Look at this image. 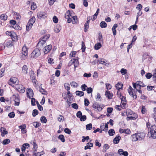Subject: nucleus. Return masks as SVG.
I'll list each match as a JSON object with an SVG mask.
<instances>
[{"label":"nucleus","instance_id":"17","mask_svg":"<svg viewBox=\"0 0 156 156\" xmlns=\"http://www.w3.org/2000/svg\"><path fill=\"white\" fill-rule=\"evenodd\" d=\"M34 154L33 156H41L44 154L43 152H37L36 150H34L33 151Z\"/></svg>","mask_w":156,"mask_h":156},{"label":"nucleus","instance_id":"3","mask_svg":"<svg viewBox=\"0 0 156 156\" xmlns=\"http://www.w3.org/2000/svg\"><path fill=\"white\" fill-rule=\"evenodd\" d=\"M148 135L149 136L150 135V136H156V126L155 125L151 126L150 131L148 133Z\"/></svg>","mask_w":156,"mask_h":156},{"label":"nucleus","instance_id":"44","mask_svg":"<svg viewBox=\"0 0 156 156\" xmlns=\"http://www.w3.org/2000/svg\"><path fill=\"white\" fill-rule=\"evenodd\" d=\"M120 72L122 75H125L127 73V70L124 68H122L121 69Z\"/></svg>","mask_w":156,"mask_h":156},{"label":"nucleus","instance_id":"50","mask_svg":"<svg viewBox=\"0 0 156 156\" xmlns=\"http://www.w3.org/2000/svg\"><path fill=\"white\" fill-rule=\"evenodd\" d=\"M72 107L76 109H77L78 108V106L76 103H73L71 105Z\"/></svg>","mask_w":156,"mask_h":156},{"label":"nucleus","instance_id":"61","mask_svg":"<svg viewBox=\"0 0 156 156\" xmlns=\"http://www.w3.org/2000/svg\"><path fill=\"white\" fill-rule=\"evenodd\" d=\"M36 100L34 98H32L31 99V104L32 106L35 105Z\"/></svg>","mask_w":156,"mask_h":156},{"label":"nucleus","instance_id":"60","mask_svg":"<svg viewBox=\"0 0 156 156\" xmlns=\"http://www.w3.org/2000/svg\"><path fill=\"white\" fill-rule=\"evenodd\" d=\"M64 131L66 133L69 134H70L71 133V130L68 128H66L64 130Z\"/></svg>","mask_w":156,"mask_h":156},{"label":"nucleus","instance_id":"41","mask_svg":"<svg viewBox=\"0 0 156 156\" xmlns=\"http://www.w3.org/2000/svg\"><path fill=\"white\" fill-rule=\"evenodd\" d=\"M95 98L97 101H100L101 100V97L100 94L99 93H97V96Z\"/></svg>","mask_w":156,"mask_h":156},{"label":"nucleus","instance_id":"38","mask_svg":"<svg viewBox=\"0 0 156 156\" xmlns=\"http://www.w3.org/2000/svg\"><path fill=\"white\" fill-rule=\"evenodd\" d=\"M87 88V87L85 84H83L81 86V89L83 91L86 90Z\"/></svg>","mask_w":156,"mask_h":156},{"label":"nucleus","instance_id":"10","mask_svg":"<svg viewBox=\"0 0 156 156\" xmlns=\"http://www.w3.org/2000/svg\"><path fill=\"white\" fill-rule=\"evenodd\" d=\"M27 95L28 98H30L31 97H33L34 93L33 91L30 88H28L27 92Z\"/></svg>","mask_w":156,"mask_h":156},{"label":"nucleus","instance_id":"27","mask_svg":"<svg viewBox=\"0 0 156 156\" xmlns=\"http://www.w3.org/2000/svg\"><path fill=\"white\" fill-rule=\"evenodd\" d=\"M108 133L110 136H113L115 133V131L113 129H110L108 130Z\"/></svg>","mask_w":156,"mask_h":156},{"label":"nucleus","instance_id":"59","mask_svg":"<svg viewBox=\"0 0 156 156\" xmlns=\"http://www.w3.org/2000/svg\"><path fill=\"white\" fill-rule=\"evenodd\" d=\"M109 147V146L108 144H105L104 145V147L105 148V151H103L105 152H106V150L108 149Z\"/></svg>","mask_w":156,"mask_h":156},{"label":"nucleus","instance_id":"58","mask_svg":"<svg viewBox=\"0 0 156 156\" xmlns=\"http://www.w3.org/2000/svg\"><path fill=\"white\" fill-rule=\"evenodd\" d=\"M76 53V51H72L70 54V57H74Z\"/></svg>","mask_w":156,"mask_h":156},{"label":"nucleus","instance_id":"6","mask_svg":"<svg viewBox=\"0 0 156 156\" xmlns=\"http://www.w3.org/2000/svg\"><path fill=\"white\" fill-rule=\"evenodd\" d=\"M12 98L14 99V100L15 101V105L19 106V105L20 102V97L18 94H13Z\"/></svg>","mask_w":156,"mask_h":156},{"label":"nucleus","instance_id":"39","mask_svg":"<svg viewBox=\"0 0 156 156\" xmlns=\"http://www.w3.org/2000/svg\"><path fill=\"white\" fill-rule=\"evenodd\" d=\"M86 46L83 41L82 42V48L81 49L83 52H84L85 51Z\"/></svg>","mask_w":156,"mask_h":156},{"label":"nucleus","instance_id":"11","mask_svg":"<svg viewBox=\"0 0 156 156\" xmlns=\"http://www.w3.org/2000/svg\"><path fill=\"white\" fill-rule=\"evenodd\" d=\"M99 63L105 66H107L108 65V61L104 58H99Z\"/></svg>","mask_w":156,"mask_h":156},{"label":"nucleus","instance_id":"9","mask_svg":"<svg viewBox=\"0 0 156 156\" xmlns=\"http://www.w3.org/2000/svg\"><path fill=\"white\" fill-rule=\"evenodd\" d=\"M45 40H43L42 39L41 40L39 41L37 44V47H38V48L41 49V48H42L43 45L45 43Z\"/></svg>","mask_w":156,"mask_h":156},{"label":"nucleus","instance_id":"25","mask_svg":"<svg viewBox=\"0 0 156 156\" xmlns=\"http://www.w3.org/2000/svg\"><path fill=\"white\" fill-rule=\"evenodd\" d=\"M41 121L43 123H46L47 121V119L44 116H42L40 119Z\"/></svg>","mask_w":156,"mask_h":156},{"label":"nucleus","instance_id":"49","mask_svg":"<svg viewBox=\"0 0 156 156\" xmlns=\"http://www.w3.org/2000/svg\"><path fill=\"white\" fill-rule=\"evenodd\" d=\"M92 124L91 123H89L86 125V129L87 130H90L92 129Z\"/></svg>","mask_w":156,"mask_h":156},{"label":"nucleus","instance_id":"37","mask_svg":"<svg viewBox=\"0 0 156 156\" xmlns=\"http://www.w3.org/2000/svg\"><path fill=\"white\" fill-rule=\"evenodd\" d=\"M64 87L66 89L68 90H69L70 89V87H69V84L68 83H65L64 84Z\"/></svg>","mask_w":156,"mask_h":156},{"label":"nucleus","instance_id":"55","mask_svg":"<svg viewBox=\"0 0 156 156\" xmlns=\"http://www.w3.org/2000/svg\"><path fill=\"white\" fill-rule=\"evenodd\" d=\"M70 85L71 86L73 87H76L78 85L77 83L74 81H72L70 83Z\"/></svg>","mask_w":156,"mask_h":156},{"label":"nucleus","instance_id":"43","mask_svg":"<svg viewBox=\"0 0 156 156\" xmlns=\"http://www.w3.org/2000/svg\"><path fill=\"white\" fill-rule=\"evenodd\" d=\"M124 101H121V105L122 106V109H125L126 108V102L124 103Z\"/></svg>","mask_w":156,"mask_h":156},{"label":"nucleus","instance_id":"30","mask_svg":"<svg viewBox=\"0 0 156 156\" xmlns=\"http://www.w3.org/2000/svg\"><path fill=\"white\" fill-rule=\"evenodd\" d=\"M123 84L121 85L120 84L118 83L115 85V87L118 90L120 89H122V86Z\"/></svg>","mask_w":156,"mask_h":156},{"label":"nucleus","instance_id":"54","mask_svg":"<svg viewBox=\"0 0 156 156\" xmlns=\"http://www.w3.org/2000/svg\"><path fill=\"white\" fill-rule=\"evenodd\" d=\"M9 23L11 25H13V26H14L16 24V22L14 20H12L10 21Z\"/></svg>","mask_w":156,"mask_h":156},{"label":"nucleus","instance_id":"19","mask_svg":"<svg viewBox=\"0 0 156 156\" xmlns=\"http://www.w3.org/2000/svg\"><path fill=\"white\" fill-rule=\"evenodd\" d=\"M73 21H72L73 24H77L78 22L77 17L76 16H73L72 17Z\"/></svg>","mask_w":156,"mask_h":156},{"label":"nucleus","instance_id":"31","mask_svg":"<svg viewBox=\"0 0 156 156\" xmlns=\"http://www.w3.org/2000/svg\"><path fill=\"white\" fill-rule=\"evenodd\" d=\"M10 142V140L8 139H6L3 140L2 144L3 145H6L9 144Z\"/></svg>","mask_w":156,"mask_h":156},{"label":"nucleus","instance_id":"8","mask_svg":"<svg viewBox=\"0 0 156 156\" xmlns=\"http://www.w3.org/2000/svg\"><path fill=\"white\" fill-rule=\"evenodd\" d=\"M18 81V79L16 77H12L10 79L9 81L8 82V83L12 86V84H16Z\"/></svg>","mask_w":156,"mask_h":156},{"label":"nucleus","instance_id":"13","mask_svg":"<svg viewBox=\"0 0 156 156\" xmlns=\"http://www.w3.org/2000/svg\"><path fill=\"white\" fill-rule=\"evenodd\" d=\"M146 134L143 132L137 133L133 134L132 136H145Z\"/></svg>","mask_w":156,"mask_h":156},{"label":"nucleus","instance_id":"12","mask_svg":"<svg viewBox=\"0 0 156 156\" xmlns=\"http://www.w3.org/2000/svg\"><path fill=\"white\" fill-rule=\"evenodd\" d=\"M52 46L51 44L48 45L44 47L45 51L44 53L45 54H47L51 49Z\"/></svg>","mask_w":156,"mask_h":156},{"label":"nucleus","instance_id":"57","mask_svg":"<svg viewBox=\"0 0 156 156\" xmlns=\"http://www.w3.org/2000/svg\"><path fill=\"white\" fill-rule=\"evenodd\" d=\"M53 21L55 23H57L58 22V19L55 16H54L53 18Z\"/></svg>","mask_w":156,"mask_h":156},{"label":"nucleus","instance_id":"51","mask_svg":"<svg viewBox=\"0 0 156 156\" xmlns=\"http://www.w3.org/2000/svg\"><path fill=\"white\" fill-rule=\"evenodd\" d=\"M58 121L60 122H61L62 121H63L64 119V117L61 115H59L58 118Z\"/></svg>","mask_w":156,"mask_h":156},{"label":"nucleus","instance_id":"46","mask_svg":"<svg viewBox=\"0 0 156 156\" xmlns=\"http://www.w3.org/2000/svg\"><path fill=\"white\" fill-rule=\"evenodd\" d=\"M80 120L81 121H84L86 120L87 119L86 116L85 115H82L81 117L80 118Z\"/></svg>","mask_w":156,"mask_h":156},{"label":"nucleus","instance_id":"42","mask_svg":"<svg viewBox=\"0 0 156 156\" xmlns=\"http://www.w3.org/2000/svg\"><path fill=\"white\" fill-rule=\"evenodd\" d=\"M84 104L86 106H88L90 104L89 100L87 98H85L84 100Z\"/></svg>","mask_w":156,"mask_h":156},{"label":"nucleus","instance_id":"21","mask_svg":"<svg viewBox=\"0 0 156 156\" xmlns=\"http://www.w3.org/2000/svg\"><path fill=\"white\" fill-rule=\"evenodd\" d=\"M101 47V43H99L95 44L94 47V49L95 50L99 49Z\"/></svg>","mask_w":156,"mask_h":156},{"label":"nucleus","instance_id":"53","mask_svg":"<svg viewBox=\"0 0 156 156\" xmlns=\"http://www.w3.org/2000/svg\"><path fill=\"white\" fill-rule=\"evenodd\" d=\"M113 108H112L108 107L107 108V111L108 113L110 114L112 113L113 111Z\"/></svg>","mask_w":156,"mask_h":156},{"label":"nucleus","instance_id":"7","mask_svg":"<svg viewBox=\"0 0 156 156\" xmlns=\"http://www.w3.org/2000/svg\"><path fill=\"white\" fill-rule=\"evenodd\" d=\"M37 16L40 19H44L47 16V14L44 12H41L37 13Z\"/></svg>","mask_w":156,"mask_h":156},{"label":"nucleus","instance_id":"5","mask_svg":"<svg viewBox=\"0 0 156 156\" xmlns=\"http://www.w3.org/2000/svg\"><path fill=\"white\" fill-rule=\"evenodd\" d=\"M22 54V59H25L27 58V51L26 46H23L22 48V51L21 52Z\"/></svg>","mask_w":156,"mask_h":156},{"label":"nucleus","instance_id":"28","mask_svg":"<svg viewBox=\"0 0 156 156\" xmlns=\"http://www.w3.org/2000/svg\"><path fill=\"white\" fill-rule=\"evenodd\" d=\"M100 27L102 28H105L107 27V25L106 23L104 21H102L100 24Z\"/></svg>","mask_w":156,"mask_h":156},{"label":"nucleus","instance_id":"26","mask_svg":"<svg viewBox=\"0 0 156 156\" xmlns=\"http://www.w3.org/2000/svg\"><path fill=\"white\" fill-rule=\"evenodd\" d=\"M39 91L42 94L46 95L48 94L47 92L44 90V89L42 88H40Z\"/></svg>","mask_w":156,"mask_h":156},{"label":"nucleus","instance_id":"52","mask_svg":"<svg viewBox=\"0 0 156 156\" xmlns=\"http://www.w3.org/2000/svg\"><path fill=\"white\" fill-rule=\"evenodd\" d=\"M126 120L127 121H129L130 120H135L136 119V118L135 117H133L132 116H127L126 118Z\"/></svg>","mask_w":156,"mask_h":156},{"label":"nucleus","instance_id":"64","mask_svg":"<svg viewBox=\"0 0 156 156\" xmlns=\"http://www.w3.org/2000/svg\"><path fill=\"white\" fill-rule=\"evenodd\" d=\"M106 89L107 90H110L112 88V86L109 83H106L105 84Z\"/></svg>","mask_w":156,"mask_h":156},{"label":"nucleus","instance_id":"36","mask_svg":"<svg viewBox=\"0 0 156 156\" xmlns=\"http://www.w3.org/2000/svg\"><path fill=\"white\" fill-rule=\"evenodd\" d=\"M89 24L87 23H85L84 25V31L86 32L89 28Z\"/></svg>","mask_w":156,"mask_h":156},{"label":"nucleus","instance_id":"62","mask_svg":"<svg viewBox=\"0 0 156 156\" xmlns=\"http://www.w3.org/2000/svg\"><path fill=\"white\" fill-rule=\"evenodd\" d=\"M50 37V34H47L46 35L44 36L42 38V39L43 40H44L45 41L48 39Z\"/></svg>","mask_w":156,"mask_h":156},{"label":"nucleus","instance_id":"14","mask_svg":"<svg viewBox=\"0 0 156 156\" xmlns=\"http://www.w3.org/2000/svg\"><path fill=\"white\" fill-rule=\"evenodd\" d=\"M105 95L108 99H112L113 96V94L112 93H110L109 91L107 90L105 92Z\"/></svg>","mask_w":156,"mask_h":156},{"label":"nucleus","instance_id":"48","mask_svg":"<svg viewBox=\"0 0 156 156\" xmlns=\"http://www.w3.org/2000/svg\"><path fill=\"white\" fill-rule=\"evenodd\" d=\"M87 93L88 94L91 93L93 91V90L91 87H87L86 90Z\"/></svg>","mask_w":156,"mask_h":156},{"label":"nucleus","instance_id":"16","mask_svg":"<svg viewBox=\"0 0 156 156\" xmlns=\"http://www.w3.org/2000/svg\"><path fill=\"white\" fill-rule=\"evenodd\" d=\"M0 130L2 136H4L8 133V131L6 130L5 129L4 127H1Z\"/></svg>","mask_w":156,"mask_h":156},{"label":"nucleus","instance_id":"18","mask_svg":"<svg viewBox=\"0 0 156 156\" xmlns=\"http://www.w3.org/2000/svg\"><path fill=\"white\" fill-rule=\"evenodd\" d=\"M131 139L133 141L137 140H141L144 139V137H131Z\"/></svg>","mask_w":156,"mask_h":156},{"label":"nucleus","instance_id":"56","mask_svg":"<svg viewBox=\"0 0 156 156\" xmlns=\"http://www.w3.org/2000/svg\"><path fill=\"white\" fill-rule=\"evenodd\" d=\"M32 5L31 6V9L32 10H34L36 8L37 6L36 4L34 2L32 3Z\"/></svg>","mask_w":156,"mask_h":156},{"label":"nucleus","instance_id":"23","mask_svg":"<svg viewBox=\"0 0 156 156\" xmlns=\"http://www.w3.org/2000/svg\"><path fill=\"white\" fill-rule=\"evenodd\" d=\"M76 93L77 95L80 97L83 96L84 95V93L82 91L77 90L76 91Z\"/></svg>","mask_w":156,"mask_h":156},{"label":"nucleus","instance_id":"15","mask_svg":"<svg viewBox=\"0 0 156 156\" xmlns=\"http://www.w3.org/2000/svg\"><path fill=\"white\" fill-rule=\"evenodd\" d=\"M22 69V72L23 73L27 74L28 72V70L27 66L26 65H24Z\"/></svg>","mask_w":156,"mask_h":156},{"label":"nucleus","instance_id":"4","mask_svg":"<svg viewBox=\"0 0 156 156\" xmlns=\"http://www.w3.org/2000/svg\"><path fill=\"white\" fill-rule=\"evenodd\" d=\"M41 54L40 50L39 48L35 49L32 52L31 55V57L36 58L38 57Z\"/></svg>","mask_w":156,"mask_h":156},{"label":"nucleus","instance_id":"29","mask_svg":"<svg viewBox=\"0 0 156 156\" xmlns=\"http://www.w3.org/2000/svg\"><path fill=\"white\" fill-rule=\"evenodd\" d=\"M11 27H12L15 29V30H21L22 28L20 27L19 25L16 23V24L14 26H12Z\"/></svg>","mask_w":156,"mask_h":156},{"label":"nucleus","instance_id":"47","mask_svg":"<svg viewBox=\"0 0 156 156\" xmlns=\"http://www.w3.org/2000/svg\"><path fill=\"white\" fill-rule=\"evenodd\" d=\"M129 94L130 96H132L133 98L136 99L137 98V95L136 94H133V91H129Z\"/></svg>","mask_w":156,"mask_h":156},{"label":"nucleus","instance_id":"20","mask_svg":"<svg viewBox=\"0 0 156 156\" xmlns=\"http://www.w3.org/2000/svg\"><path fill=\"white\" fill-rule=\"evenodd\" d=\"M121 137H115L113 140L114 144H118L121 139Z\"/></svg>","mask_w":156,"mask_h":156},{"label":"nucleus","instance_id":"22","mask_svg":"<svg viewBox=\"0 0 156 156\" xmlns=\"http://www.w3.org/2000/svg\"><path fill=\"white\" fill-rule=\"evenodd\" d=\"M7 16L6 15L4 14H2L0 16V19L2 20H3L4 21L6 20L7 19Z\"/></svg>","mask_w":156,"mask_h":156},{"label":"nucleus","instance_id":"32","mask_svg":"<svg viewBox=\"0 0 156 156\" xmlns=\"http://www.w3.org/2000/svg\"><path fill=\"white\" fill-rule=\"evenodd\" d=\"M138 84V87L140 86L142 87H144L146 85L143 83L142 82L140 81H138L137 82Z\"/></svg>","mask_w":156,"mask_h":156},{"label":"nucleus","instance_id":"2","mask_svg":"<svg viewBox=\"0 0 156 156\" xmlns=\"http://www.w3.org/2000/svg\"><path fill=\"white\" fill-rule=\"evenodd\" d=\"M92 107L94 109L97 108V110L98 112H100L102 111L104 107V105L99 104L98 103L95 102L93 103Z\"/></svg>","mask_w":156,"mask_h":156},{"label":"nucleus","instance_id":"24","mask_svg":"<svg viewBox=\"0 0 156 156\" xmlns=\"http://www.w3.org/2000/svg\"><path fill=\"white\" fill-rule=\"evenodd\" d=\"M33 24L31 23L28 22L26 26V31H28L32 27Z\"/></svg>","mask_w":156,"mask_h":156},{"label":"nucleus","instance_id":"40","mask_svg":"<svg viewBox=\"0 0 156 156\" xmlns=\"http://www.w3.org/2000/svg\"><path fill=\"white\" fill-rule=\"evenodd\" d=\"M8 116L10 118H13L15 116V114L14 112H12L9 113Z\"/></svg>","mask_w":156,"mask_h":156},{"label":"nucleus","instance_id":"34","mask_svg":"<svg viewBox=\"0 0 156 156\" xmlns=\"http://www.w3.org/2000/svg\"><path fill=\"white\" fill-rule=\"evenodd\" d=\"M35 21V18L34 16H33L30 19L28 22L31 23L32 24H33Z\"/></svg>","mask_w":156,"mask_h":156},{"label":"nucleus","instance_id":"45","mask_svg":"<svg viewBox=\"0 0 156 156\" xmlns=\"http://www.w3.org/2000/svg\"><path fill=\"white\" fill-rule=\"evenodd\" d=\"M145 76L147 79H150L152 76V75L151 73H147L146 74Z\"/></svg>","mask_w":156,"mask_h":156},{"label":"nucleus","instance_id":"1","mask_svg":"<svg viewBox=\"0 0 156 156\" xmlns=\"http://www.w3.org/2000/svg\"><path fill=\"white\" fill-rule=\"evenodd\" d=\"M74 14L72 10H68L66 11L65 14V18L67 19V22L69 23H70L72 21L71 17Z\"/></svg>","mask_w":156,"mask_h":156},{"label":"nucleus","instance_id":"33","mask_svg":"<svg viewBox=\"0 0 156 156\" xmlns=\"http://www.w3.org/2000/svg\"><path fill=\"white\" fill-rule=\"evenodd\" d=\"M33 125L35 128H37L40 126L41 124L40 122H34L33 123Z\"/></svg>","mask_w":156,"mask_h":156},{"label":"nucleus","instance_id":"35","mask_svg":"<svg viewBox=\"0 0 156 156\" xmlns=\"http://www.w3.org/2000/svg\"><path fill=\"white\" fill-rule=\"evenodd\" d=\"M38 114V111L37 110L35 109L33 110L32 112V115L33 117H35Z\"/></svg>","mask_w":156,"mask_h":156},{"label":"nucleus","instance_id":"63","mask_svg":"<svg viewBox=\"0 0 156 156\" xmlns=\"http://www.w3.org/2000/svg\"><path fill=\"white\" fill-rule=\"evenodd\" d=\"M76 116L77 117L80 118L82 115V113L80 111H78L76 113Z\"/></svg>","mask_w":156,"mask_h":156}]
</instances>
